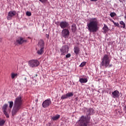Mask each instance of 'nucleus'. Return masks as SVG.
Masks as SVG:
<instances>
[{"instance_id": "nucleus-37", "label": "nucleus", "mask_w": 126, "mask_h": 126, "mask_svg": "<svg viewBox=\"0 0 126 126\" xmlns=\"http://www.w3.org/2000/svg\"><path fill=\"white\" fill-rule=\"evenodd\" d=\"M25 80H26V78H25Z\"/></svg>"}, {"instance_id": "nucleus-28", "label": "nucleus", "mask_w": 126, "mask_h": 126, "mask_svg": "<svg viewBox=\"0 0 126 126\" xmlns=\"http://www.w3.org/2000/svg\"><path fill=\"white\" fill-rule=\"evenodd\" d=\"M5 116L6 117V118H9V115H8V114L7 113V112H6V110H5V111H3Z\"/></svg>"}, {"instance_id": "nucleus-33", "label": "nucleus", "mask_w": 126, "mask_h": 126, "mask_svg": "<svg viewBox=\"0 0 126 126\" xmlns=\"http://www.w3.org/2000/svg\"><path fill=\"white\" fill-rule=\"evenodd\" d=\"M110 21L111 22H113V23L114 24V23H115V21L114 20H113V19H110Z\"/></svg>"}, {"instance_id": "nucleus-7", "label": "nucleus", "mask_w": 126, "mask_h": 126, "mask_svg": "<svg viewBox=\"0 0 126 126\" xmlns=\"http://www.w3.org/2000/svg\"><path fill=\"white\" fill-rule=\"evenodd\" d=\"M69 31L67 29H64L62 31V36L63 38H65V39L66 38H68V36H69Z\"/></svg>"}, {"instance_id": "nucleus-18", "label": "nucleus", "mask_w": 126, "mask_h": 126, "mask_svg": "<svg viewBox=\"0 0 126 126\" xmlns=\"http://www.w3.org/2000/svg\"><path fill=\"white\" fill-rule=\"evenodd\" d=\"M71 30H72V32H73L74 33V32H75V31H76L77 28H76V25L75 24H72Z\"/></svg>"}, {"instance_id": "nucleus-27", "label": "nucleus", "mask_w": 126, "mask_h": 126, "mask_svg": "<svg viewBox=\"0 0 126 126\" xmlns=\"http://www.w3.org/2000/svg\"><path fill=\"white\" fill-rule=\"evenodd\" d=\"M117 16V14L115 12H111L110 13V16L111 17H115V16Z\"/></svg>"}, {"instance_id": "nucleus-24", "label": "nucleus", "mask_w": 126, "mask_h": 126, "mask_svg": "<svg viewBox=\"0 0 126 126\" xmlns=\"http://www.w3.org/2000/svg\"><path fill=\"white\" fill-rule=\"evenodd\" d=\"M7 108V104H4V105L2 107L3 111H6Z\"/></svg>"}, {"instance_id": "nucleus-16", "label": "nucleus", "mask_w": 126, "mask_h": 126, "mask_svg": "<svg viewBox=\"0 0 126 126\" xmlns=\"http://www.w3.org/2000/svg\"><path fill=\"white\" fill-rule=\"evenodd\" d=\"M17 76H18L17 73L12 72L11 74V79H15L17 78Z\"/></svg>"}, {"instance_id": "nucleus-8", "label": "nucleus", "mask_w": 126, "mask_h": 126, "mask_svg": "<svg viewBox=\"0 0 126 126\" xmlns=\"http://www.w3.org/2000/svg\"><path fill=\"white\" fill-rule=\"evenodd\" d=\"M27 40L24 39L23 37H19L15 42V45H22L23 43H26Z\"/></svg>"}, {"instance_id": "nucleus-5", "label": "nucleus", "mask_w": 126, "mask_h": 126, "mask_svg": "<svg viewBox=\"0 0 126 126\" xmlns=\"http://www.w3.org/2000/svg\"><path fill=\"white\" fill-rule=\"evenodd\" d=\"M31 67H37L40 65V62L37 60H32L29 62Z\"/></svg>"}, {"instance_id": "nucleus-6", "label": "nucleus", "mask_w": 126, "mask_h": 126, "mask_svg": "<svg viewBox=\"0 0 126 126\" xmlns=\"http://www.w3.org/2000/svg\"><path fill=\"white\" fill-rule=\"evenodd\" d=\"M69 48L68 45H63L60 49V52L61 53V55L63 56H64L65 54H67L68 53V50Z\"/></svg>"}, {"instance_id": "nucleus-26", "label": "nucleus", "mask_w": 126, "mask_h": 126, "mask_svg": "<svg viewBox=\"0 0 126 126\" xmlns=\"http://www.w3.org/2000/svg\"><path fill=\"white\" fill-rule=\"evenodd\" d=\"M86 64V62H82L81 64L79 65L80 67H83Z\"/></svg>"}, {"instance_id": "nucleus-13", "label": "nucleus", "mask_w": 126, "mask_h": 126, "mask_svg": "<svg viewBox=\"0 0 126 126\" xmlns=\"http://www.w3.org/2000/svg\"><path fill=\"white\" fill-rule=\"evenodd\" d=\"M112 97L113 98H119L120 97V92L118 90H115L112 93Z\"/></svg>"}, {"instance_id": "nucleus-4", "label": "nucleus", "mask_w": 126, "mask_h": 126, "mask_svg": "<svg viewBox=\"0 0 126 126\" xmlns=\"http://www.w3.org/2000/svg\"><path fill=\"white\" fill-rule=\"evenodd\" d=\"M111 60H112V57L110 54H105L101 59L100 66H104L105 68H107V67H112L113 64H110Z\"/></svg>"}, {"instance_id": "nucleus-29", "label": "nucleus", "mask_w": 126, "mask_h": 126, "mask_svg": "<svg viewBox=\"0 0 126 126\" xmlns=\"http://www.w3.org/2000/svg\"><path fill=\"white\" fill-rule=\"evenodd\" d=\"M26 14L28 16H31L32 15L31 12L30 11L27 12Z\"/></svg>"}, {"instance_id": "nucleus-31", "label": "nucleus", "mask_w": 126, "mask_h": 126, "mask_svg": "<svg viewBox=\"0 0 126 126\" xmlns=\"http://www.w3.org/2000/svg\"><path fill=\"white\" fill-rule=\"evenodd\" d=\"M71 56V55H70V54L69 53L66 55V58H70Z\"/></svg>"}, {"instance_id": "nucleus-35", "label": "nucleus", "mask_w": 126, "mask_h": 126, "mask_svg": "<svg viewBox=\"0 0 126 126\" xmlns=\"http://www.w3.org/2000/svg\"><path fill=\"white\" fill-rule=\"evenodd\" d=\"M98 0H91V1H97Z\"/></svg>"}, {"instance_id": "nucleus-23", "label": "nucleus", "mask_w": 126, "mask_h": 126, "mask_svg": "<svg viewBox=\"0 0 126 126\" xmlns=\"http://www.w3.org/2000/svg\"><path fill=\"white\" fill-rule=\"evenodd\" d=\"M5 123V121L3 120L0 119V126H3Z\"/></svg>"}, {"instance_id": "nucleus-21", "label": "nucleus", "mask_w": 126, "mask_h": 126, "mask_svg": "<svg viewBox=\"0 0 126 126\" xmlns=\"http://www.w3.org/2000/svg\"><path fill=\"white\" fill-rule=\"evenodd\" d=\"M61 118V115H56L55 116H53L52 118V120L53 121H57V120H59Z\"/></svg>"}, {"instance_id": "nucleus-38", "label": "nucleus", "mask_w": 126, "mask_h": 126, "mask_svg": "<svg viewBox=\"0 0 126 126\" xmlns=\"http://www.w3.org/2000/svg\"><path fill=\"white\" fill-rule=\"evenodd\" d=\"M36 102H38V99H37V100H36Z\"/></svg>"}, {"instance_id": "nucleus-11", "label": "nucleus", "mask_w": 126, "mask_h": 126, "mask_svg": "<svg viewBox=\"0 0 126 126\" xmlns=\"http://www.w3.org/2000/svg\"><path fill=\"white\" fill-rule=\"evenodd\" d=\"M60 26L62 29H66L69 26L68 22L64 21L60 22Z\"/></svg>"}, {"instance_id": "nucleus-20", "label": "nucleus", "mask_w": 126, "mask_h": 126, "mask_svg": "<svg viewBox=\"0 0 126 126\" xmlns=\"http://www.w3.org/2000/svg\"><path fill=\"white\" fill-rule=\"evenodd\" d=\"M37 53L38 55H43L44 53V48H43V47L40 48V49L37 51Z\"/></svg>"}, {"instance_id": "nucleus-17", "label": "nucleus", "mask_w": 126, "mask_h": 126, "mask_svg": "<svg viewBox=\"0 0 126 126\" xmlns=\"http://www.w3.org/2000/svg\"><path fill=\"white\" fill-rule=\"evenodd\" d=\"M102 29L104 33H107V32L109 31V27H108V26L105 24L104 25V27Z\"/></svg>"}, {"instance_id": "nucleus-36", "label": "nucleus", "mask_w": 126, "mask_h": 126, "mask_svg": "<svg viewBox=\"0 0 126 126\" xmlns=\"http://www.w3.org/2000/svg\"><path fill=\"white\" fill-rule=\"evenodd\" d=\"M46 37H47V38L49 39V34H46Z\"/></svg>"}, {"instance_id": "nucleus-10", "label": "nucleus", "mask_w": 126, "mask_h": 126, "mask_svg": "<svg viewBox=\"0 0 126 126\" xmlns=\"http://www.w3.org/2000/svg\"><path fill=\"white\" fill-rule=\"evenodd\" d=\"M15 15H16V11H10L8 12L7 14V20H11L12 18L15 16Z\"/></svg>"}, {"instance_id": "nucleus-15", "label": "nucleus", "mask_w": 126, "mask_h": 126, "mask_svg": "<svg viewBox=\"0 0 126 126\" xmlns=\"http://www.w3.org/2000/svg\"><path fill=\"white\" fill-rule=\"evenodd\" d=\"M74 50L75 54H76V56H78L79 52H80V49L79 48V47L76 46L74 48Z\"/></svg>"}, {"instance_id": "nucleus-30", "label": "nucleus", "mask_w": 126, "mask_h": 126, "mask_svg": "<svg viewBox=\"0 0 126 126\" xmlns=\"http://www.w3.org/2000/svg\"><path fill=\"white\" fill-rule=\"evenodd\" d=\"M115 26H117V27H120V24L119 23H115L114 24Z\"/></svg>"}, {"instance_id": "nucleus-9", "label": "nucleus", "mask_w": 126, "mask_h": 126, "mask_svg": "<svg viewBox=\"0 0 126 126\" xmlns=\"http://www.w3.org/2000/svg\"><path fill=\"white\" fill-rule=\"evenodd\" d=\"M52 104V101H51V98H48L46 99L42 103L43 108H48Z\"/></svg>"}, {"instance_id": "nucleus-32", "label": "nucleus", "mask_w": 126, "mask_h": 126, "mask_svg": "<svg viewBox=\"0 0 126 126\" xmlns=\"http://www.w3.org/2000/svg\"><path fill=\"white\" fill-rule=\"evenodd\" d=\"M41 2H47V0H39Z\"/></svg>"}, {"instance_id": "nucleus-2", "label": "nucleus", "mask_w": 126, "mask_h": 126, "mask_svg": "<svg viewBox=\"0 0 126 126\" xmlns=\"http://www.w3.org/2000/svg\"><path fill=\"white\" fill-rule=\"evenodd\" d=\"M88 30L90 33H95L99 30L98 27V20L96 18H92L90 22L87 24Z\"/></svg>"}, {"instance_id": "nucleus-34", "label": "nucleus", "mask_w": 126, "mask_h": 126, "mask_svg": "<svg viewBox=\"0 0 126 126\" xmlns=\"http://www.w3.org/2000/svg\"><path fill=\"white\" fill-rule=\"evenodd\" d=\"M78 99H79L78 97H76L75 98V101H78Z\"/></svg>"}, {"instance_id": "nucleus-1", "label": "nucleus", "mask_w": 126, "mask_h": 126, "mask_svg": "<svg viewBox=\"0 0 126 126\" xmlns=\"http://www.w3.org/2000/svg\"><path fill=\"white\" fill-rule=\"evenodd\" d=\"M87 116H82L80 117L78 124L79 126H88L90 123V116L95 114V110L93 108L86 109Z\"/></svg>"}, {"instance_id": "nucleus-14", "label": "nucleus", "mask_w": 126, "mask_h": 126, "mask_svg": "<svg viewBox=\"0 0 126 126\" xmlns=\"http://www.w3.org/2000/svg\"><path fill=\"white\" fill-rule=\"evenodd\" d=\"M37 45H38V47H39V48H44V46H45V42H44V40H43L42 39L39 40Z\"/></svg>"}, {"instance_id": "nucleus-3", "label": "nucleus", "mask_w": 126, "mask_h": 126, "mask_svg": "<svg viewBox=\"0 0 126 126\" xmlns=\"http://www.w3.org/2000/svg\"><path fill=\"white\" fill-rule=\"evenodd\" d=\"M22 109V98L18 96L15 99L14 107L12 110V116H15Z\"/></svg>"}, {"instance_id": "nucleus-12", "label": "nucleus", "mask_w": 126, "mask_h": 126, "mask_svg": "<svg viewBox=\"0 0 126 126\" xmlns=\"http://www.w3.org/2000/svg\"><path fill=\"white\" fill-rule=\"evenodd\" d=\"M73 96V93L70 92L67 93L66 94H64L62 96L61 99L64 100V99H67V98H69V97H72Z\"/></svg>"}, {"instance_id": "nucleus-25", "label": "nucleus", "mask_w": 126, "mask_h": 126, "mask_svg": "<svg viewBox=\"0 0 126 126\" xmlns=\"http://www.w3.org/2000/svg\"><path fill=\"white\" fill-rule=\"evenodd\" d=\"M8 103H9V107L10 109H11L13 106V101H8Z\"/></svg>"}, {"instance_id": "nucleus-22", "label": "nucleus", "mask_w": 126, "mask_h": 126, "mask_svg": "<svg viewBox=\"0 0 126 126\" xmlns=\"http://www.w3.org/2000/svg\"><path fill=\"white\" fill-rule=\"evenodd\" d=\"M120 24H121V25H122L123 28H126V24H125V22H124V21H121L120 22Z\"/></svg>"}, {"instance_id": "nucleus-19", "label": "nucleus", "mask_w": 126, "mask_h": 126, "mask_svg": "<svg viewBox=\"0 0 126 126\" xmlns=\"http://www.w3.org/2000/svg\"><path fill=\"white\" fill-rule=\"evenodd\" d=\"M88 80H87V78H80L79 79V82L80 83H86Z\"/></svg>"}]
</instances>
